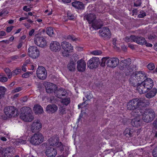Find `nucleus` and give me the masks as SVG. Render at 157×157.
Listing matches in <instances>:
<instances>
[{
  "label": "nucleus",
  "instance_id": "obj_59",
  "mask_svg": "<svg viewBox=\"0 0 157 157\" xmlns=\"http://www.w3.org/2000/svg\"><path fill=\"white\" fill-rule=\"evenodd\" d=\"M8 13V12L6 10H4L0 12V16H2L3 14H7Z\"/></svg>",
  "mask_w": 157,
  "mask_h": 157
},
{
  "label": "nucleus",
  "instance_id": "obj_16",
  "mask_svg": "<svg viewBox=\"0 0 157 157\" xmlns=\"http://www.w3.org/2000/svg\"><path fill=\"white\" fill-rule=\"evenodd\" d=\"M58 106L55 104L48 105L46 107V111L48 113L52 114L57 111Z\"/></svg>",
  "mask_w": 157,
  "mask_h": 157
},
{
  "label": "nucleus",
  "instance_id": "obj_24",
  "mask_svg": "<svg viewBox=\"0 0 157 157\" xmlns=\"http://www.w3.org/2000/svg\"><path fill=\"white\" fill-rule=\"evenodd\" d=\"M143 82L140 83V82L139 84L136 87V90L140 94H144L148 91L147 90Z\"/></svg>",
  "mask_w": 157,
  "mask_h": 157
},
{
  "label": "nucleus",
  "instance_id": "obj_12",
  "mask_svg": "<svg viewBox=\"0 0 157 157\" xmlns=\"http://www.w3.org/2000/svg\"><path fill=\"white\" fill-rule=\"evenodd\" d=\"M119 62V59L117 58H112L108 59L106 64L108 67L113 68L118 64Z\"/></svg>",
  "mask_w": 157,
  "mask_h": 157
},
{
  "label": "nucleus",
  "instance_id": "obj_46",
  "mask_svg": "<svg viewBox=\"0 0 157 157\" xmlns=\"http://www.w3.org/2000/svg\"><path fill=\"white\" fill-rule=\"evenodd\" d=\"M67 39L71 40L73 41L77 40V38H76L73 35H69L67 37Z\"/></svg>",
  "mask_w": 157,
  "mask_h": 157
},
{
  "label": "nucleus",
  "instance_id": "obj_44",
  "mask_svg": "<svg viewBox=\"0 0 157 157\" xmlns=\"http://www.w3.org/2000/svg\"><path fill=\"white\" fill-rule=\"evenodd\" d=\"M130 133H129V137H132L134 135H135L136 132V131L133 129H130Z\"/></svg>",
  "mask_w": 157,
  "mask_h": 157
},
{
  "label": "nucleus",
  "instance_id": "obj_45",
  "mask_svg": "<svg viewBox=\"0 0 157 157\" xmlns=\"http://www.w3.org/2000/svg\"><path fill=\"white\" fill-rule=\"evenodd\" d=\"M67 149H66L63 152V154L62 155V156L63 157H66L69 154V148H67Z\"/></svg>",
  "mask_w": 157,
  "mask_h": 157
},
{
  "label": "nucleus",
  "instance_id": "obj_42",
  "mask_svg": "<svg viewBox=\"0 0 157 157\" xmlns=\"http://www.w3.org/2000/svg\"><path fill=\"white\" fill-rule=\"evenodd\" d=\"M147 67L149 69L151 70H153L155 67L154 64L153 63H151L147 65Z\"/></svg>",
  "mask_w": 157,
  "mask_h": 157
},
{
  "label": "nucleus",
  "instance_id": "obj_50",
  "mask_svg": "<svg viewBox=\"0 0 157 157\" xmlns=\"http://www.w3.org/2000/svg\"><path fill=\"white\" fill-rule=\"evenodd\" d=\"M141 2L140 0H137L134 2V6L136 7L140 6L141 5Z\"/></svg>",
  "mask_w": 157,
  "mask_h": 157
},
{
  "label": "nucleus",
  "instance_id": "obj_9",
  "mask_svg": "<svg viewBox=\"0 0 157 157\" xmlns=\"http://www.w3.org/2000/svg\"><path fill=\"white\" fill-rule=\"evenodd\" d=\"M131 59L128 58L126 59L121 60L120 61V63L119 68L121 70H123L125 68H127L129 70V68L130 69L129 72L132 71V70L131 67H130L129 66L131 64Z\"/></svg>",
  "mask_w": 157,
  "mask_h": 157
},
{
  "label": "nucleus",
  "instance_id": "obj_40",
  "mask_svg": "<svg viewBox=\"0 0 157 157\" xmlns=\"http://www.w3.org/2000/svg\"><path fill=\"white\" fill-rule=\"evenodd\" d=\"M21 72V69L17 68L16 69L14 70L12 72V75H14L18 74Z\"/></svg>",
  "mask_w": 157,
  "mask_h": 157
},
{
  "label": "nucleus",
  "instance_id": "obj_17",
  "mask_svg": "<svg viewBox=\"0 0 157 157\" xmlns=\"http://www.w3.org/2000/svg\"><path fill=\"white\" fill-rule=\"evenodd\" d=\"M21 113L20 115V117L21 118H23L25 117L24 116L27 115L29 114L32 113V110L29 107H24L22 108L21 109Z\"/></svg>",
  "mask_w": 157,
  "mask_h": 157
},
{
  "label": "nucleus",
  "instance_id": "obj_5",
  "mask_svg": "<svg viewBox=\"0 0 157 157\" xmlns=\"http://www.w3.org/2000/svg\"><path fill=\"white\" fill-rule=\"evenodd\" d=\"M4 112L6 116L9 118L15 117L17 116V110L14 107L8 106L4 109Z\"/></svg>",
  "mask_w": 157,
  "mask_h": 157
},
{
  "label": "nucleus",
  "instance_id": "obj_32",
  "mask_svg": "<svg viewBox=\"0 0 157 157\" xmlns=\"http://www.w3.org/2000/svg\"><path fill=\"white\" fill-rule=\"evenodd\" d=\"M143 113L142 110L137 108L132 112V114L136 117H139V116L142 115Z\"/></svg>",
  "mask_w": 157,
  "mask_h": 157
},
{
  "label": "nucleus",
  "instance_id": "obj_6",
  "mask_svg": "<svg viewBox=\"0 0 157 157\" xmlns=\"http://www.w3.org/2000/svg\"><path fill=\"white\" fill-rule=\"evenodd\" d=\"M34 42L36 45L42 48L44 47L47 44L45 38L42 36H39L38 34H35Z\"/></svg>",
  "mask_w": 157,
  "mask_h": 157
},
{
  "label": "nucleus",
  "instance_id": "obj_52",
  "mask_svg": "<svg viewBox=\"0 0 157 157\" xmlns=\"http://www.w3.org/2000/svg\"><path fill=\"white\" fill-rule=\"evenodd\" d=\"M17 142L18 143H20L21 144H25L26 143V141L25 140H23L21 139L18 140H17Z\"/></svg>",
  "mask_w": 157,
  "mask_h": 157
},
{
  "label": "nucleus",
  "instance_id": "obj_29",
  "mask_svg": "<svg viewBox=\"0 0 157 157\" xmlns=\"http://www.w3.org/2000/svg\"><path fill=\"white\" fill-rule=\"evenodd\" d=\"M72 5L76 9H84V4L81 2L76 1L72 3Z\"/></svg>",
  "mask_w": 157,
  "mask_h": 157
},
{
  "label": "nucleus",
  "instance_id": "obj_27",
  "mask_svg": "<svg viewBox=\"0 0 157 157\" xmlns=\"http://www.w3.org/2000/svg\"><path fill=\"white\" fill-rule=\"evenodd\" d=\"M45 154L48 157H54L57 154V151L56 149L50 147L47 150Z\"/></svg>",
  "mask_w": 157,
  "mask_h": 157
},
{
  "label": "nucleus",
  "instance_id": "obj_35",
  "mask_svg": "<svg viewBox=\"0 0 157 157\" xmlns=\"http://www.w3.org/2000/svg\"><path fill=\"white\" fill-rule=\"evenodd\" d=\"M47 33L50 36H53L54 34V31L52 27H48L46 30Z\"/></svg>",
  "mask_w": 157,
  "mask_h": 157
},
{
  "label": "nucleus",
  "instance_id": "obj_21",
  "mask_svg": "<svg viewBox=\"0 0 157 157\" xmlns=\"http://www.w3.org/2000/svg\"><path fill=\"white\" fill-rule=\"evenodd\" d=\"M62 48L67 52H71L73 50V47L69 42L63 41L61 45Z\"/></svg>",
  "mask_w": 157,
  "mask_h": 157
},
{
  "label": "nucleus",
  "instance_id": "obj_19",
  "mask_svg": "<svg viewBox=\"0 0 157 157\" xmlns=\"http://www.w3.org/2000/svg\"><path fill=\"white\" fill-rule=\"evenodd\" d=\"M91 24L92 27L95 30L100 29L103 25V22L100 19L94 20Z\"/></svg>",
  "mask_w": 157,
  "mask_h": 157
},
{
  "label": "nucleus",
  "instance_id": "obj_3",
  "mask_svg": "<svg viewBox=\"0 0 157 157\" xmlns=\"http://www.w3.org/2000/svg\"><path fill=\"white\" fill-rule=\"evenodd\" d=\"M44 137L40 133H35L31 137L30 143L35 145H38L42 143Z\"/></svg>",
  "mask_w": 157,
  "mask_h": 157
},
{
  "label": "nucleus",
  "instance_id": "obj_60",
  "mask_svg": "<svg viewBox=\"0 0 157 157\" xmlns=\"http://www.w3.org/2000/svg\"><path fill=\"white\" fill-rule=\"evenodd\" d=\"M13 26H11L10 27H8L6 28V32L7 33H10L12 30L13 28Z\"/></svg>",
  "mask_w": 157,
  "mask_h": 157
},
{
  "label": "nucleus",
  "instance_id": "obj_13",
  "mask_svg": "<svg viewBox=\"0 0 157 157\" xmlns=\"http://www.w3.org/2000/svg\"><path fill=\"white\" fill-rule=\"evenodd\" d=\"M100 35L102 37L106 38H110L111 34L109 29L106 27H103L99 31Z\"/></svg>",
  "mask_w": 157,
  "mask_h": 157
},
{
  "label": "nucleus",
  "instance_id": "obj_61",
  "mask_svg": "<svg viewBox=\"0 0 157 157\" xmlns=\"http://www.w3.org/2000/svg\"><path fill=\"white\" fill-rule=\"evenodd\" d=\"M144 45H145L146 46L149 47H152V45L151 44L147 43L145 40Z\"/></svg>",
  "mask_w": 157,
  "mask_h": 157
},
{
  "label": "nucleus",
  "instance_id": "obj_7",
  "mask_svg": "<svg viewBox=\"0 0 157 157\" xmlns=\"http://www.w3.org/2000/svg\"><path fill=\"white\" fill-rule=\"evenodd\" d=\"M36 73L38 78L41 80L46 79L47 72L45 68L42 66H39L37 69Z\"/></svg>",
  "mask_w": 157,
  "mask_h": 157
},
{
  "label": "nucleus",
  "instance_id": "obj_36",
  "mask_svg": "<svg viewBox=\"0 0 157 157\" xmlns=\"http://www.w3.org/2000/svg\"><path fill=\"white\" fill-rule=\"evenodd\" d=\"M9 78H10L12 76V72L8 68H6L4 69Z\"/></svg>",
  "mask_w": 157,
  "mask_h": 157
},
{
  "label": "nucleus",
  "instance_id": "obj_55",
  "mask_svg": "<svg viewBox=\"0 0 157 157\" xmlns=\"http://www.w3.org/2000/svg\"><path fill=\"white\" fill-rule=\"evenodd\" d=\"M22 90V88L21 87H18L12 90V92L13 93L18 92Z\"/></svg>",
  "mask_w": 157,
  "mask_h": 157
},
{
  "label": "nucleus",
  "instance_id": "obj_63",
  "mask_svg": "<svg viewBox=\"0 0 157 157\" xmlns=\"http://www.w3.org/2000/svg\"><path fill=\"white\" fill-rule=\"evenodd\" d=\"M156 36H155V35H151L148 36V38L149 39L153 40V39H155L156 38Z\"/></svg>",
  "mask_w": 157,
  "mask_h": 157
},
{
  "label": "nucleus",
  "instance_id": "obj_15",
  "mask_svg": "<svg viewBox=\"0 0 157 157\" xmlns=\"http://www.w3.org/2000/svg\"><path fill=\"white\" fill-rule=\"evenodd\" d=\"M45 87L47 92L49 94L55 92L57 88L56 85L49 82H47L45 84Z\"/></svg>",
  "mask_w": 157,
  "mask_h": 157
},
{
  "label": "nucleus",
  "instance_id": "obj_20",
  "mask_svg": "<svg viewBox=\"0 0 157 157\" xmlns=\"http://www.w3.org/2000/svg\"><path fill=\"white\" fill-rule=\"evenodd\" d=\"M131 38L133 42L140 45H144L145 40L144 38L141 36H136L135 35H132Z\"/></svg>",
  "mask_w": 157,
  "mask_h": 157
},
{
  "label": "nucleus",
  "instance_id": "obj_11",
  "mask_svg": "<svg viewBox=\"0 0 157 157\" xmlns=\"http://www.w3.org/2000/svg\"><path fill=\"white\" fill-rule=\"evenodd\" d=\"M42 128V124L39 120H35L31 125V130L33 132H37L40 130Z\"/></svg>",
  "mask_w": 157,
  "mask_h": 157
},
{
  "label": "nucleus",
  "instance_id": "obj_64",
  "mask_svg": "<svg viewBox=\"0 0 157 157\" xmlns=\"http://www.w3.org/2000/svg\"><path fill=\"white\" fill-rule=\"evenodd\" d=\"M153 124L155 128H157V119L154 121Z\"/></svg>",
  "mask_w": 157,
  "mask_h": 157
},
{
  "label": "nucleus",
  "instance_id": "obj_58",
  "mask_svg": "<svg viewBox=\"0 0 157 157\" xmlns=\"http://www.w3.org/2000/svg\"><path fill=\"white\" fill-rule=\"evenodd\" d=\"M132 36V35L130 37H126L125 38V40L127 42L133 41L132 40V39H131V36Z\"/></svg>",
  "mask_w": 157,
  "mask_h": 157
},
{
  "label": "nucleus",
  "instance_id": "obj_38",
  "mask_svg": "<svg viewBox=\"0 0 157 157\" xmlns=\"http://www.w3.org/2000/svg\"><path fill=\"white\" fill-rule=\"evenodd\" d=\"M62 102L66 105H67L70 102V99L69 98H66L62 100Z\"/></svg>",
  "mask_w": 157,
  "mask_h": 157
},
{
  "label": "nucleus",
  "instance_id": "obj_33",
  "mask_svg": "<svg viewBox=\"0 0 157 157\" xmlns=\"http://www.w3.org/2000/svg\"><path fill=\"white\" fill-rule=\"evenodd\" d=\"M76 64L73 61H71L67 65V68L71 71H74L75 69Z\"/></svg>",
  "mask_w": 157,
  "mask_h": 157
},
{
  "label": "nucleus",
  "instance_id": "obj_1",
  "mask_svg": "<svg viewBox=\"0 0 157 157\" xmlns=\"http://www.w3.org/2000/svg\"><path fill=\"white\" fill-rule=\"evenodd\" d=\"M145 77L142 71L137 72L130 76L129 79V83L131 86L136 87L139 84L140 82L143 81Z\"/></svg>",
  "mask_w": 157,
  "mask_h": 157
},
{
  "label": "nucleus",
  "instance_id": "obj_26",
  "mask_svg": "<svg viewBox=\"0 0 157 157\" xmlns=\"http://www.w3.org/2000/svg\"><path fill=\"white\" fill-rule=\"evenodd\" d=\"M55 95L59 98H61L63 96H65L67 94L65 90L63 88L59 89L56 90L54 92Z\"/></svg>",
  "mask_w": 157,
  "mask_h": 157
},
{
  "label": "nucleus",
  "instance_id": "obj_34",
  "mask_svg": "<svg viewBox=\"0 0 157 157\" xmlns=\"http://www.w3.org/2000/svg\"><path fill=\"white\" fill-rule=\"evenodd\" d=\"M25 118H21L24 121L26 122H31L33 119V116L32 115V113L30 114V115L28 114L24 116Z\"/></svg>",
  "mask_w": 157,
  "mask_h": 157
},
{
  "label": "nucleus",
  "instance_id": "obj_10",
  "mask_svg": "<svg viewBox=\"0 0 157 157\" xmlns=\"http://www.w3.org/2000/svg\"><path fill=\"white\" fill-rule=\"evenodd\" d=\"M100 63L98 58L94 57L90 59L87 63L88 66L91 69L97 67Z\"/></svg>",
  "mask_w": 157,
  "mask_h": 157
},
{
  "label": "nucleus",
  "instance_id": "obj_53",
  "mask_svg": "<svg viewBox=\"0 0 157 157\" xmlns=\"http://www.w3.org/2000/svg\"><path fill=\"white\" fill-rule=\"evenodd\" d=\"M8 78L6 77L2 76L0 78V81L2 82H5L7 81Z\"/></svg>",
  "mask_w": 157,
  "mask_h": 157
},
{
  "label": "nucleus",
  "instance_id": "obj_48",
  "mask_svg": "<svg viewBox=\"0 0 157 157\" xmlns=\"http://www.w3.org/2000/svg\"><path fill=\"white\" fill-rule=\"evenodd\" d=\"M67 16L68 18L70 20H73L75 18V16L71 14L68 12L67 13Z\"/></svg>",
  "mask_w": 157,
  "mask_h": 157
},
{
  "label": "nucleus",
  "instance_id": "obj_54",
  "mask_svg": "<svg viewBox=\"0 0 157 157\" xmlns=\"http://www.w3.org/2000/svg\"><path fill=\"white\" fill-rule=\"evenodd\" d=\"M86 97L88 100H90L92 98L93 96L91 94L89 93L87 94Z\"/></svg>",
  "mask_w": 157,
  "mask_h": 157
},
{
  "label": "nucleus",
  "instance_id": "obj_28",
  "mask_svg": "<svg viewBox=\"0 0 157 157\" xmlns=\"http://www.w3.org/2000/svg\"><path fill=\"white\" fill-rule=\"evenodd\" d=\"M49 145L50 146H54L58 145L59 143L58 137L52 136L48 140Z\"/></svg>",
  "mask_w": 157,
  "mask_h": 157
},
{
  "label": "nucleus",
  "instance_id": "obj_8",
  "mask_svg": "<svg viewBox=\"0 0 157 157\" xmlns=\"http://www.w3.org/2000/svg\"><path fill=\"white\" fill-rule=\"evenodd\" d=\"M28 55L32 58L36 59L40 55L39 51L36 47L31 46L28 49Z\"/></svg>",
  "mask_w": 157,
  "mask_h": 157
},
{
  "label": "nucleus",
  "instance_id": "obj_14",
  "mask_svg": "<svg viewBox=\"0 0 157 157\" xmlns=\"http://www.w3.org/2000/svg\"><path fill=\"white\" fill-rule=\"evenodd\" d=\"M50 48L52 51L58 52L60 50L61 45L59 42L56 41H52L50 44Z\"/></svg>",
  "mask_w": 157,
  "mask_h": 157
},
{
  "label": "nucleus",
  "instance_id": "obj_39",
  "mask_svg": "<svg viewBox=\"0 0 157 157\" xmlns=\"http://www.w3.org/2000/svg\"><path fill=\"white\" fill-rule=\"evenodd\" d=\"M6 90L4 87H0V97H2L3 96L5 93Z\"/></svg>",
  "mask_w": 157,
  "mask_h": 157
},
{
  "label": "nucleus",
  "instance_id": "obj_23",
  "mask_svg": "<svg viewBox=\"0 0 157 157\" xmlns=\"http://www.w3.org/2000/svg\"><path fill=\"white\" fill-rule=\"evenodd\" d=\"M143 82L148 91L151 89L153 86V81L150 78H147Z\"/></svg>",
  "mask_w": 157,
  "mask_h": 157
},
{
  "label": "nucleus",
  "instance_id": "obj_25",
  "mask_svg": "<svg viewBox=\"0 0 157 157\" xmlns=\"http://www.w3.org/2000/svg\"><path fill=\"white\" fill-rule=\"evenodd\" d=\"M96 18L95 14L91 13L86 14L84 17V19L87 20L89 24H91Z\"/></svg>",
  "mask_w": 157,
  "mask_h": 157
},
{
  "label": "nucleus",
  "instance_id": "obj_56",
  "mask_svg": "<svg viewBox=\"0 0 157 157\" xmlns=\"http://www.w3.org/2000/svg\"><path fill=\"white\" fill-rule=\"evenodd\" d=\"M11 59L13 61H14L16 59L19 58V56L18 55H15L11 56L10 57Z\"/></svg>",
  "mask_w": 157,
  "mask_h": 157
},
{
  "label": "nucleus",
  "instance_id": "obj_47",
  "mask_svg": "<svg viewBox=\"0 0 157 157\" xmlns=\"http://www.w3.org/2000/svg\"><path fill=\"white\" fill-rule=\"evenodd\" d=\"M130 130L129 128H127L125 129L124 132V134L127 137H129Z\"/></svg>",
  "mask_w": 157,
  "mask_h": 157
},
{
  "label": "nucleus",
  "instance_id": "obj_62",
  "mask_svg": "<svg viewBox=\"0 0 157 157\" xmlns=\"http://www.w3.org/2000/svg\"><path fill=\"white\" fill-rule=\"evenodd\" d=\"M23 10L26 12H28L31 10V9L30 8H28L27 6H26L23 7Z\"/></svg>",
  "mask_w": 157,
  "mask_h": 157
},
{
  "label": "nucleus",
  "instance_id": "obj_18",
  "mask_svg": "<svg viewBox=\"0 0 157 157\" xmlns=\"http://www.w3.org/2000/svg\"><path fill=\"white\" fill-rule=\"evenodd\" d=\"M86 66V63L84 60L80 59L78 61L77 69L79 71L82 72L85 71Z\"/></svg>",
  "mask_w": 157,
  "mask_h": 157
},
{
  "label": "nucleus",
  "instance_id": "obj_30",
  "mask_svg": "<svg viewBox=\"0 0 157 157\" xmlns=\"http://www.w3.org/2000/svg\"><path fill=\"white\" fill-rule=\"evenodd\" d=\"M157 92V89L156 88H153L145 94V96L147 98H150L154 97L156 95Z\"/></svg>",
  "mask_w": 157,
  "mask_h": 157
},
{
  "label": "nucleus",
  "instance_id": "obj_57",
  "mask_svg": "<svg viewBox=\"0 0 157 157\" xmlns=\"http://www.w3.org/2000/svg\"><path fill=\"white\" fill-rule=\"evenodd\" d=\"M29 73L31 74L30 72H26L24 73L22 75V77L23 78H26L29 77Z\"/></svg>",
  "mask_w": 157,
  "mask_h": 157
},
{
  "label": "nucleus",
  "instance_id": "obj_22",
  "mask_svg": "<svg viewBox=\"0 0 157 157\" xmlns=\"http://www.w3.org/2000/svg\"><path fill=\"white\" fill-rule=\"evenodd\" d=\"M142 121V120L139 117H135L132 120L131 124L133 127H138L141 126Z\"/></svg>",
  "mask_w": 157,
  "mask_h": 157
},
{
  "label": "nucleus",
  "instance_id": "obj_2",
  "mask_svg": "<svg viewBox=\"0 0 157 157\" xmlns=\"http://www.w3.org/2000/svg\"><path fill=\"white\" fill-rule=\"evenodd\" d=\"M155 117L154 111L149 109L144 112L142 115V119L144 122L147 123L151 122Z\"/></svg>",
  "mask_w": 157,
  "mask_h": 157
},
{
  "label": "nucleus",
  "instance_id": "obj_4",
  "mask_svg": "<svg viewBox=\"0 0 157 157\" xmlns=\"http://www.w3.org/2000/svg\"><path fill=\"white\" fill-rule=\"evenodd\" d=\"M144 102L137 98L133 99L130 101L127 105V108L129 110H134L138 108Z\"/></svg>",
  "mask_w": 157,
  "mask_h": 157
},
{
  "label": "nucleus",
  "instance_id": "obj_41",
  "mask_svg": "<svg viewBox=\"0 0 157 157\" xmlns=\"http://www.w3.org/2000/svg\"><path fill=\"white\" fill-rule=\"evenodd\" d=\"M59 114L63 115L66 113V109L63 107H61L59 109Z\"/></svg>",
  "mask_w": 157,
  "mask_h": 157
},
{
  "label": "nucleus",
  "instance_id": "obj_43",
  "mask_svg": "<svg viewBox=\"0 0 157 157\" xmlns=\"http://www.w3.org/2000/svg\"><path fill=\"white\" fill-rule=\"evenodd\" d=\"M102 53V52L100 50H95L92 52L91 53L95 55H100Z\"/></svg>",
  "mask_w": 157,
  "mask_h": 157
},
{
  "label": "nucleus",
  "instance_id": "obj_51",
  "mask_svg": "<svg viewBox=\"0 0 157 157\" xmlns=\"http://www.w3.org/2000/svg\"><path fill=\"white\" fill-rule=\"evenodd\" d=\"M58 147L59 148L61 152L63 151V146L61 142H60L59 143H58Z\"/></svg>",
  "mask_w": 157,
  "mask_h": 157
},
{
  "label": "nucleus",
  "instance_id": "obj_31",
  "mask_svg": "<svg viewBox=\"0 0 157 157\" xmlns=\"http://www.w3.org/2000/svg\"><path fill=\"white\" fill-rule=\"evenodd\" d=\"M33 110L35 113L37 114H41L43 112V110L41 106L38 104L35 105Z\"/></svg>",
  "mask_w": 157,
  "mask_h": 157
},
{
  "label": "nucleus",
  "instance_id": "obj_49",
  "mask_svg": "<svg viewBox=\"0 0 157 157\" xmlns=\"http://www.w3.org/2000/svg\"><path fill=\"white\" fill-rule=\"evenodd\" d=\"M152 155L154 157H157V147L155 148L153 150Z\"/></svg>",
  "mask_w": 157,
  "mask_h": 157
},
{
  "label": "nucleus",
  "instance_id": "obj_37",
  "mask_svg": "<svg viewBox=\"0 0 157 157\" xmlns=\"http://www.w3.org/2000/svg\"><path fill=\"white\" fill-rule=\"evenodd\" d=\"M109 59V57H105L102 58L101 60V62L100 63V65L101 67H104L105 66L106 62Z\"/></svg>",
  "mask_w": 157,
  "mask_h": 157
}]
</instances>
